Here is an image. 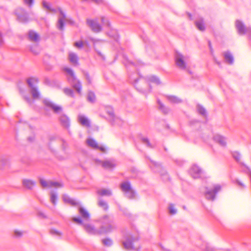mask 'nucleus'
<instances>
[{
    "mask_svg": "<svg viewBox=\"0 0 251 251\" xmlns=\"http://www.w3.org/2000/svg\"><path fill=\"white\" fill-rule=\"evenodd\" d=\"M100 228L101 234L111 232L117 228V226L113 219L108 215H105L100 218Z\"/></svg>",
    "mask_w": 251,
    "mask_h": 251,
    "instance_id": "nucleus-1",
    "label": "nucleus"
},
{
    "mask_svg": "<svg viewBox=\"0 0 251 251\" xmlns=\"http://www.w3.org/2000/svg\"><path fill=\"white\" fill-rule=\"evenodd\" d=\"M44 105L43 110L45 112L46 115L49 114L50 110L56 114H59L63 111V108L61 106L56 104L49 99H44L43 101Z\"/></svg>",
    "mask_w": 251,
    "mask_h": 251,
    "instance_id": "nucleus-2",
    "label": "nucleus"
},
{
    "mask_svg": "<svg viewBox=\"0 0 251 251\" xmlns=\"http://www.w3.org/2000/svg\"><path fill=\"white\" fill-rule=\"evenodd\" d=\"M235 26L239 35L247 34L248 39L251 41V27L246 26L244 23L239 20L235 21Z\"/></svg>",
    "mask_w": 251,
    "mask_h": 251,
    "instance_id": "nucleus-3",
    "label": "nucleus"
},
{
    "mask_svg": "<svg viewBox=\"0 0 251 251\" xmlns=\"http://www.w3.org/2000/svg\"><path fill=\"white\" fill-rule=\"evenodd\" d=\"M38 81V78L35 77H30L26 79V82L30 88V93L34 99L40 98V93L38 87L33 84V83H37Z\"/></svg>",
    "mask_w": 251,
    "mask_h": 251,
    "instance_id": "nucleus-4",
    "label": "nucleus"
},
{
    "mask_svg": "<svg viewBox=\"0 0 251 251\" xmlns=\"http://www.w3.org/2000/svg\"><path fill=\"white\" fill-rule=\"evenodd\" d=\"M64 70L70 75L72 78L71 79H69V80L71 83L73 88L76 90L78 93L80 94L82 87L80 81L76 79L74 72L71 69L65 68Z\"/></svg>",
    "mask_w": 251,
    "mask_h": 251,
    "instance_id": "nucleus-5",
    "label": "nucleus"
},
{
    "mask_svg": "<svg viewBox=\"0 0 251 251\" xmlns=\"http://www.w3.org/2000/svg\"><path fill=\"white\" fill-rule=\"evenodd\" d=\"M121 189L125 193L126 197L132 200L135 198V192L132 189L130 183L129 181H125L121 184Z\"/></svg>",
    "mask_w": 251,
    "mask_h": 251,
    "instance_id": "nucleus-6",
    "label": "nucleus"
},
{
    "mask_svg": "<svg viewBox=\"0 0 251 251\" xmlns=\"http://www.w3.org/2000/svg\"><path fill=\"white\" fill-rule=\"evenodd\" d=\"M14 14L16 16L17 20L19 22L27 23L29 21L28 14L23 8H17L14 10Z\"/></svg>",
    "mask_w": 251,
    "mask_h": 251,
    "instance_id": "nucleus-7",
    "label": "nucleus"
},
{
    "mask_svg": "<svg viewBox=\"0 0 251 251\" xmlns=\"http://www.w3.org/2000/svg\"><path fill=\"white\" fill-rule=\"evenodd\" d=\"M184 56L178 52H176L175 56V63L176 66L181 69L184 70L186 68V64L184 61Z\"/></svg>",
    "mask_w": 251,
    "mask_h": 251,
    "instance_id": "nucleus-8",
    "label": "nucleus"
},
{
    "mask_svg": "<svg viewBox=\"0 0 251 251\" xmlns=\"http://www.w3.org/2000/svg\"><path fill=\"white\" fill-rule=\"evenodd\" d=\"M97 162L100 163L103 168L106 170H112L117 165L116 161L114 159H108L104 161L97 160Z\"/></svg>",
    "mask_w": 251,
    "mask_h": 251,
    "instance_id": "nucleus-9",
    "label": "nucleus"
},
{
    "mask_svg": "<svg viewBox=\"0 0 251 251\" xmlns=\"http://www.w3.org/2000/svg\"><path fill=\"white\" fill-rule=\"evenodd\" d=\"M87 25L90 27L91 30L96 33L100 32L102 30L101 26L98 23L97 21L87 19L86 20Z\"/></svg>",
    "mask_w": 251,
    "mask_h": 251,
    "instance_id": "nucleus-10",
    "label": "nucleus"
},
{
    "mask_svg": "<svg viewBox=\"0 0 251 251\" xmlns=\"http://www.w3.org/2000/svg\"><path fill=\"white\" fill-rule=\"evenodd\" d=\"M221 187L220 185H216L214 187L213 190H208L205 192L206 198L210 201H214L215 199L216 194L221 190Z\"/></svg>",
    "mask_w": 251,
    "mask_h": 251,
    "instance_id": "nucleus-11",
    "label": "nucleus"
},
{
    "mask_svg": "<svg viewBox=\"0 0 251 251\" xmlns=\"http://www.w3.org/2000/svg\"><path fill=\"white\" fill-rule=\"evenodd\" d=\"M85 230L89 234L93 235H101L100 227L97 229L94 225L91 224L83 225Z\"/></svg>",
    "mask_w": 251,
    "mask_h": 251,
    "instance_id": "nucleus-12",
    "label": "nucleus"
},
{
    "mask_svg": "<svg viewBox=\"0 0 251 251\" xmlns=\"http://www.w3.org/2000/svg\"><path fill=\"white\" fill-rule=\"evenodd\" d=\"M138 239L133 237H127L126 241L123 242V245L126 250H135V248L133 246V242L137 241Z\"/></svg>",
    "mask_w": 251,
    "mask_h": 251,
    "instance_id": "nucleus-13",
    "label": "nucleus"
},
{
    "mask_svg": "<svg viewBox=\"0 0 251 251\" xmlns=\"http://www.w3.org/2000/svg\"><path fill=\"white\" fill-rule=\"evenodd\" d=\"M201 173V169L197 165L192 166L190 170V174L194 178L200 177Z\"/></svg>",
    "mask_w": 251,
    "mask_h": 251,
    "instance_id": "nucleus-14",
    "label": "nucleus"
},
{
    "mask_svg": "<svg viewBox=\"0 0 251 251\" xmlns=\"http://www.w3.org/2000/svg\"><path fill=\"white\" fill-rule=\"evenodd\" d=\"M87 143L89 146L94 149H98L100 150L101 151L104 152H105V149L104 147L100 146L97 142L93 139L90 138L87 139Z\"/></svg>",
    "mask_w": 251,
    "mask_h": 251,
    "instance_id": "nucleus-15",
    "label": "nucleus"
},
{
    "mask_svg": "<svg viewBox=\"0 0 251 251\" xmlns=\"http://www.w3.org/2000/svg\"><path fill=\"white\" fill-rule=\"evenodd\" d=\"M59 120L61 126L65 128H69L70 125V121L69 117L65 115L62 114L60 116Z\"/></svg>",
    "mask_w": 251,
    "mask_h": 251,
    "instance_id": "nucleus-16",
    "label": "nucleus"
},
{
    "mask_svg": "<svg viewBox=\"0 0 251 251\" xmlns=\"http://www.w3.org/2000/svg\"><path fill=\"white\" fill-rule=\"evenodd\" d=\"M60 14L61 17L58 19L57 26V28L60 30H63L64 28V20L66 19V15L62 10H59Z\"/></svg>",
    "mask_w": 251,
    "mask_h": 251,
    "instance_id": "nucleus-17",
    "label": "nucleus"
},
{
    "mask_svg": "<svg viewBox=\"0 0 251 251\" xmlns=\"http://www.w3.org/2000/svg\"><path fill=\"white\" fill-rule=\"evenodd\" d=\"M28 36L31 41L35 42H38L40 40L39 35L33 30L29 31Z\"/></svg>",
    "mask_w": 251,
    "mask_h": 251,
    "instance_id": "nucleus-18",
    "label": "nucleus"
},
{
    "mask_svg": "<svg viewBox=\"0 0 251 251\" xmlns=\"http://www.w3.org/2000/svg\"><path fill=\"white\" fill-rule=\"evenodd\" d=\"M23 185L28 189H32L35 185V182L30 179H24L23 180Z\"/></svg>",
    "mask_w": 251,
    "mask_h": 251,
    "instance_id": "nucleus-19",
    "label": "nucleus"
},
{
    "mask_svg": "<svg viewBox=\"0 0 251 251\" xmlns=\"http://www.w3.org/2000/svg\"><path fill=\"white\" fill-rule=\"evenodd\" d=\"M213 139L215 142L219 143L221 146L223 147L226 146V143L224 137L219 135H217L214 137Z\"/></svg>",
    "mask_w": 251,
    "mask_h": 251,
    "instance_id": "nucleus-20",
    "label": "nucleus"
},
{
    "mask_svg": "<svg viewBox=\"0 0 251 251\" xmlns=\"http://www.w3.org/2000/svg\"><path fill=\"white\" fill-rule=\"evenodd\" d=\"M69 58L70 61L75 66L79 65L78 63V57L77 55L73 52H71L69 55Z\"/></svg>",
    "mask_w": 251,
    "mask_h": 251,
    "instance_id": "nucleus-21",
    "label": "nucleus"
},
{
    "mask_svg": "<svg viewBox=\"0 0 251 251\" xmlns=\"http://www.w3.org/2000/svg\"><path fill=\"white\" fill-rule=\"evenodd\" d=\"M195 24L197 28L201 31H204L205 29V26L204 21L202 19L197 20L195 22Z\"/></svg>",
    "mask_w": 251,
    "mask_h": 251,
    "instance_id": "nucleus-22",
    "label": "nucleus"
},
{
    "mask_svg": "<svg viewBox=\"0 0 251 251\" xmlns=\"http://www.w3.org/2000/svg\"><path fill=\"white\" fill-rule=\"evenodd\" d=\"M224 58L226 61L229 64H232L234 62V58L231 53L229 51H226L224 52Z\"/></svg>",
    "mask_w": 251,
    "mask_h": 251,
    "instance_id": "nucleus-23",
    "label": "nucleus"
},
{
    "mask_svg": "<svg viewBox=\"0 0 251 251\" xmlns=\"http://www.w3.org/2000/svg\"><path fill=\"white\" fill-rule=\"evenodd\" d=\"M78 121L82 126L88 127H89L91 126L89 121L84 116H79L78 117Z\"/></svg>",
    "mask_w": 251,
    "mask_h": 251,
    "instance_id": "nucleus-24",
    "label": "nucleus"
},
{
    "mask_svg": "<svg viewBox=\"0 0 251 251\" xmlns=\"http://www.w3.org/2000/svg\"><path fill=\"white\" fill-rule=\"evenodd\" d=\"M79 213L82 218L84 220H88L90 219V214L83 207L79 208Z\"/></svg>",
    "mask_w": 251,
    "mask_h": 251,
    "instance_id": "nucleus-25",
    "label": "nucleus"
},
{
    "mask_svg": "<svg viewBox=\"0 0 251 251\" xmlns=\"http://www.w3.org/2000/svg\"><path fill=\"white\" fill-rule=\"evenodd\" d=\"M63 200L65 202L69 203L73 206L78 204L77 202L67 195H64L63 196Z\"/></svg>",
    "mask_w": 251,
    "mask_h": 251,
    "instance_id": "nucleus-26",
    "label": "nucleus"
},
{
    "mask_svg": "<svg viewBox=\"0 0 251 251\" xmlns=\"http://www.w3.org/2000/svg\"><path fill=\"white\" fill-rule=\"evenodd\" d=\"M167 98L168 100L171 103H178L182 101L180 99L175 96H168Z\"/></svg>",
    "mask_w": 251,
    "mask_h": 251,
    "instance_id": "nucleus-27",
    "label": "nucleus"
},
{
    "mask_svg": "<svg viewBox=\"0 0 251 251\" xmlns=\"http://www.w3.org/2000/svg\"><path fill=\"white\" fill-rule=\"evenodd\" d=\"M98 204L99 206L101 207L104 211H107L108 209L109 206L107 202L102 199H100Z\"/></svg>",
    "mask_w": 251,
    "mask_h": 251,
    "instance_id": "nucleus-28",
    "label": "nucleus"
},
{
    "mask_svg": "<svg viewBox=\"0 0 251 251\" xmlns=\"http://www.w3.org/2000/svg\"><path fill=\"white\" fill-rule=\"evenodd\" d=\"M98 194L100 196H110L112 195V193L110 190L102 189L100 190H99L97 192Z\"/></svg>",
    "mask_w": 251,
    "mask_h": 251,
    "instance_id": "nucleus-29",
    "label": "nucleus"
},
{
    "mask_svg": "<svg viewBox=\"0 0 251 251\" xmlns=\"http://www.w3.org/2000/svg\"><path fill=\"white\" fill-rule=\"evenodd\" d=\"M102 244L106 247H110L113 244L112 239L109 238H106L101 240Z\"/></svg>",
    "mask_w": 251,
    "mask_h": 251,
    "instance_id": "nucleus-30",
    "label": "nucleus"
},
{
    "mask_svg": "<svg viewBox=\"0 0 251 251\" xmlns=\"http://www.w3.org/2000/svg\"><path fill=\"white\" fill-rule=\"evenodd\" d=\"M159 104V108L161 110L162 112L164 114H167L169 112V109L165 106V105L160 101H158Z\"/></svg>",
    "mask_w": 251,
    "mask_h": 251,
    "instance_id": "nucleus-31",
    "label": "nucleus"
},
{
    "mask_svg": "<svg viewBox=\"0 0 251 251\" xmlns=\"http://www.w3.org/2000/svg\"><path fill=\"white\" fill-rule=\"evenodd\" d=\"M88 100L91 102H94L96 100V96L94 92H89L87 97Z\"/></svg>",
    "mask_w": 251,
    "mask_h": 251,
    "instance_id": "nucleus-32",
    "label": "nucleus"
},
{
    "mask_svg": "<svg viewBox=\"0 0 251 251\" xmlns=\"http://www.w3.org/2000/svg\"><path fill=\"white\" fill-rule=\"evenodd\" d=\"M63 91L67 96L72 98L74 97V91L72 89L70 88H64Z\"/></svg>",
    "mask_w": 251,
    "mask_h": 251,
    "instance_id": "nucleus-33",
    "label": "nucleus"
},
{
    "mask_svg": "<svg viewBox=\"0 0 251 251\" xmlns=\"http://www.w3.org/2000/svg\"><path fill=\"white\" fill-rule=\"evenodd\" d=\"M197 109H198V112L200 114H201L203 116L206 115V112L205 108L203 106L199 104L197 106Z\"/></svg>",
    "mask_w": 251,
    "mask_h": 251,
    "instance_id": "nucleus-34",
    "label": "nucleus"
},
{
    "mask_svg": "<svg viewBox=\"0 0 251 251\" xmlns=\"http://www.w3.org/2000/svg\"><path fill=\"white\" fill-rule=\"evenodd\" d=\"M141 140L142 143L145 144L147 145V146L149 148H152V146L150 142V141L148 138L146 137H142L141 138Z\"/></svg>",
    "mask_w": 251,
    "mask_h": 251,
    "instance_id": "nucleus-35",
    "label": "nucleus"
},
{
    "mask_svg": "<svg viewBox=\"0 0 251 251\" xmlns=\"http://www.w3.org/2000/svg\"><path fill=\"white\" fill-rule=\"evenodd\" d=\"M148 79L150 81L155 83L157 84H159L160 83V81L159 78L154 75L150 76L148 78Z\"/></svg>",
    "mask_w": 251,
    "mask_h": 251,
    "instance_id": "nucleus-36",
    "label": "nucleus"
},
{
    "mask_svg": "<svg viewBox=\"0 0 251 251\" xmlns=\"http://www.w3.org/2000/svg\"><path fill=\"white\" fill-rule=\"evenodd\" d=\"M40 182L43 187L46 188H50V181H47L43 179H41L40 180Z\"/></svg>",
    "mask_w": 251,
    "mask_h": 251,
    "instance_id": "nucleus-37",
    "label": "nucleus"
},
{
    "mask_svg": "<svg viewBox=\"0 0 251 251\" xmlns=\"http://www.w3.org/2000/svg\"><path fill=\"white\" fill-rule=\"evenodd\" d=\"M50 188L52 187H62L63 186V185L62 183L57 182H54L52 181H50Z\"/></svg>",
    "mask_w": 251,
    "mask_h": 251,
    "instance_id": "nucleus-38",
    "label": "nucleus"
},
{
    "mask_svg": "<svg viewBox=\"0 0 251 251\" xmlns=\"http://www.w3.org/2000/svg\"><path fill=\"white\" fill-rule=\"evenodd\" d=\"M57 200V195L53 193H51V195H50V201L53 204H54V205L56 204Z\"/></svg>",
    "mask_w": 251,
    "mask_h": 251,
    "instance_id": "nucleus-39",
    "label": "nucleus"
},
{
    "mask_svg": "<svg viewBox=\"0 0 251 251\" xmlns=\"http://www.w3.org/2000/svg\"><path fill=\"white\" fill-rule=\"evenodd\" d=\"M21 162L26 165H29L31 164V160L28 157H23Z\"/></svg>",
    "mask_w": 251,
    "mask_h": 251,
    "instance_id": "nucleus-40",
    "label": "nucleus"
},
{
    "mask_svg": "<svg viewBox=\"0 0 251 251\" xmlns=\"http://www.w3.org/2000/svg\"><path fill=\"white\" fill-rule=\"evenodd\" d=\"M42 4L43 6L47 9L51 11H54V9L51 8L50 3L47 2V1L43 0L42 2Z\"/></svg>",
    "mask_w": 251,
    "mask_h": 251,
    "instance_id": "nucleus-41",
    "label": "nucleus"
},
{
    "mask_svg": "<svg viewBox=\"0 0 251 251\" xmlns=\"http://www.w3.org/2000/svg\"><path fill=\"white\" fill-rule=\"evenodd\" d=\"M101 21L104 25H106L108 27L110 26V23L107 19H105L104 17H101Z\"/></svg>",
    "mask_w": 251,
    "mask_h": 251,
    "instance_id": "nucleus-42",
    "label": "nucleus"
},
{
    "mask_svg": "<svg viewBox=\"0 0 251 251\" xmlns=\"http://www.w3.org/2000/svg\"><path fill=\"white\" fill-rule=\"evenodd\" d=\"M233 157L237 161H239L241 158V155L238 151H234L232 153Z\"/></svg>",
    "mask_w": 251,
    "mask_h": 251,
    "instance_id": "nucleus-43",
    "label": "nucleus"
},
{
    "mask_svg": "<svg viewBox=\"0 0 251 251\" xmlns=\"http://www.w3.org/2000/svg\"><path fill=\"white\" fill-rule=\"evenodd\" d=\"M50 234H51L52 235H57V236H61L62 235V233L61 232L58 231L57 230H56L54 228L51 229L50 230Z\"/></svg>",
    "mask_w": 251,
    "mask_h": 251,
    "instance_id": "nucleus-44",
    "label": "nucleus"
},
{
    "mask_svg": "<svg viewBox=\"0 0 251 251\" xmlns=\"http://www.w3.org/2000/svg\"><path fill=\"white\" fill-rule=\"evenodd\" d=\"M73 220L74 222H75L76 223H77L79 225H82L83 226V225H85V224H84L83 223L82 220H81V219L80 217L74 218L73 219Z\"/></svg>",
    "mask_w": 251,
    "mask_h": 251,
    "instance_id": "nucleus-45",
    "label": "nucleus"
},
{
    "mask_svg": "<svg viewBox=\"0 0 251 251\" xmlns=\"http://www.w3.org/2000/svg\"><path fill=\"white\" fill-rule=\"evenodd\" d=\"M235 183L237 184L241 189H245L246 188V185L239 179H236L235 180Z\"/></svg>",
    "mask_w": 251,
    "mask_h": 251,
    "instance_id": "nucleus-46",
    "label": "nucleus"
},
{
    "mask_svg": "<svg viewBox=\"0 0 251 251\" xmlns=\"http://www.w3.org/2000/svg\"><path fill=\"white\" fill-rule=\"evenodd\" d=\"M24 2L25 4L27 5L29 8H31L34 3V0H24Z\"/></svg>",
    "mask_w": 251,
    "mask_h": 251,
    "instance_id": "nucleus-47",
    "label": "nucleus"
},
{
    "mask_svg": "<svg viewBox=\"0 0 251 251\" xmlns=\"http://www.w3.org/2000/svg\"><path fill=\"white\" fill-rule=\"evenodd\" d=\"M84 75L85 76L86 79L87 80L88 83L89 84H91L92 83V79L89 75V74L88 72H85L84 73Z\"/></svg>",
    "mask_w": 251,
    "mask_h": 251,
    "instance_id": "nucleus-48",
    "label": "nucleus"
},
{
    "mask_svg": "<svg viewBox=\"0 0 251 251\" xmlns=\"http://www.w3.org/2000/svg\"><path fill=\"white\" fill-rule=\"evenodd\" d=\"M74 46L79 49H81L83 46V43L82 41L76 42L75 43Z\"/></svg>",
    "mask_w": 251,
    "mask_h": 251,
    "instance_id": "nucleus-49",
    "label": "nucleus"
},
{
    "mask_svg": "<svg viewBox=\"0 0 251 251\" xmlns=\"http://www.w3.org/2000/svg\"><path fill=\"white\" fill-rule=\"evenodd\" d=\"M169 209L170 214L173 215L176 214V211L174 208V206L172 204L170 205Z\"/></svg>",
    "mask_w": 251,
    "mask_h": 251,
    "instance_id": "nucleus-50",
    "label": "nucleus"
},
{
    "mask_svg": "<svg viewBox=\"0 0 251 251\" xmlns=\"http://www.w3.org/2000/svg\"><path fill=\"white\" fill-rule=\"evenodd\" d=\"M23 99L29 104H32L33 100H32L29 97H28V96H23Z\"/></svg>",
    "mask_w": 251,
    "mask_h": 251,
    "instance_id": "nucleus-51",
    "label": "nucleus"
},
{
    "mask_svg": "<svg viewBox=\"0 0 251 251\" xmlns=\"http://www.w3.org/2000/svg\"><path fill=\"white\" fill-rule=\"evenodd\" d=\"M15 235L17 237H21L23 235V232L20 231L15 230Z\"/></svg>",
    "mask_w": 251,
    "mask_h": 251,
    "instance_id": "nucleus-52",
    "label": "nucleus"
},
{
    "mask_svg": "<svg viewBox=\"0 0 251 251\" xmlns=\"http://www.w3.org/2000/svg\"><path fill=\"white\" fill-rule=\"evenodd\" d=\"M38 215L40 217H41L42 218H47V216L44 214V213L41 212H39L38 213Z\"/></svg>",
    "mask_w": 251,
    "mask_h": 251,
    "instance_id": "nucleus-53",
    "label": "nucleus"
},
{
    "mask_svg": "<svg viewBox=\"0 0 251 251\" xmlns=\"http://www.w3.org/2000/svg\"><path fill=\"white\" fill-rule=\"evenodd\" d=\"M208 46L210 49V51L212 52L213 51V48L212 47L211 41L210 40L208 41Z\"/></svg>",
    "mask_w": 251,
    "mask_h": 251,
    "instance_id": "nucleus-54",
    "label": "nucleus"
},
{
    "mask_svg": "<svg viewBox=\"0 0 251 251\" xmlns=\"http://www.w3.org/2000/svg\"><path fill=\"white\" fill-rule=\"evenodd\" d=\"M92 1H94L95 2L97 3H100L102 2V0H92Z\"/></svg>",
    "mask_w": 251,
    "mask_h": 251,
    "instance_id": "nucleus-55",
    "label": "nucleus"
},
{
    "mask_svg": "<svg viewBox=\"0 0 251 251\" xmlns=\"http://www.w3.org/2000/svg\"><path fill=\"white\" fill-rule=\"evenodd\" d=\"M3 44V39L1 35L0 34V46H1Z\"/></svg>",
    "mask_w": 251,
    "mask_h": 251,
    "instance_id": "nucleus-56",
    "label": "nucleus"
},
{
    "mask_svg": "<svg viewBox=\"0 0 251 251\" xmlns=\"http://www.w3.org/2000/svg\"><path fill=\"white\" fill-rule=\"evenodd\" d=\"M108 113L109 114V115L110 116H111V117H113L114 114V112L113 111H109L108 112Z\"/></svg>",
    "mask_w": 251,
    "mask_h": 251,
    "instance_id": "nucleus-57",
    "label": "nucleus"
},
{
    "mask_svg": "<svg viewBox=\"0 0 251 251\" xmlns=\"http://www.w3.org/2000/svg\"><path fill=\"white\" fill-rule=\"evenodd\" d=\"M45 83H47V84L49 83H50L49 79L48 78H45Z\"/></svg>",
    "mask_w": 251,
    "mask_h": 251,
    "instance_id": "nucleus-58",
    "label": "nucleus"
},
{
    "mask_svg": "<svg viewBox=\"0 0 251 251\" xmlns=\"http://www.w3.org/2000/svg\"><path fill=\"white\" fill-rule=\"evenodd\" d=\"M153 163L154 164V165L156 166H161V165L156 163V162H153Z\"/></svg>",
    "mask_w": 251,
    "mask_h": 251,
    "instance_id": "nucleus-59",
    "label": "nucleus"
},
{
    "mask_svg": "<svg viewBox=\"0 0 251 251\" xmlns=\"http://www.w3.org/2000/svg\"><path fill=\"white\" fill-rule=\"evenodd\" d=\"M33 140V139L31 137L28 138V140L29 141H32Z\"/></svg>",
    "mask_w": 251,
    "mask_h": 251,
    "instance_id": "nucleus-60",
    "label": "nucleus"
},
{
    "mask_svg": "<svg viewBox=\"0 0 251 251\" xmlns=\"http://www.w3.org/2000/svg\"><path fill=\"white\" fill-rule=\"evenodd\" d=\"M129 63H130L131 64H133V63H132V62H129Z\"/></svg>",
    "mask_w": 251,
    "mask_h": 251,
    "instance_id": "nucleus-61",
    "label": "nucleus"
},
{
    "mask_svg": "<svg viewBox=\"0 0 251 251\" xmlns=\"http://www.w3.org/2000/svg\"><path fill=\"white\" fill-rule=\"evenodd\" d=\"M164 150H165V151H167V149H166V148H164Z\"/></svg>",
    "mask_w": 251,
    "mask_h": 251,
    "instance_id": "nucleus-62",
    "label": "nucleus"
},
{
    "mask_svg": "<svg viewBox=\"0 0 251 251\" xmlns=\"http://www.w3.org/2000/svg\"><path fill=\"white\" fill-rule=\"evenodd\" d=\"M34 52V54H38L37 52Z\"/></svg>",
    "mask_w": 251,
    "mask_h": 251,
    "instance_id": "nucleus-63",
    "label": "nucleus"
}]
</instances>
